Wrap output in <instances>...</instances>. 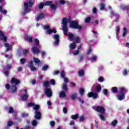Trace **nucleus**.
I'll return each mask as SVG.
<instances>
[{
  "label": "nucleus",
  "mask_w": 129,
  "mask_h": 129,
  "mask_svg": "<svg viewBox=\"0 0 129 129\" xmlns=\"http://www.w3.org/2000/svg\"><path fill=\"white\" fill-rule=\"evenodd\" d=\"M63 25L62 26V31L64 35H67L68 33V28H67V23H70V27L72 29H78V30H81L82 26L78 25L77 21L70 22V20H68L66 18H63L62 21Z\"/></svg>",
  "instance_id": "f257e3e1"
},
{
  "label": "nucleus",
  "mask_w": 129,
  "mask_h": 129,
  "mask_svg": "<svg viewBox=\"0 0 129 129\" xmlns=\"http://www.w3.org/2000/svg\"><path fill=\"white\" fill-rule=\"evenodd\" d=\"M28 106L34 107L33 109L36 110L35 112V118L37 119H40V118H41V113L38 110V109L40 108V106L38 105H35V103L31 102L28 104Z\"/></svg>",
  "instance_id": "f03ea898"
},
{
  "label": "nucleus",
  "mask_w": 129,
  "mask_h": 129,
  "mask_svg": "<svg viewBox=\"0 0 129 129\" xmlns=\"http://www.w3.org/2000/svg\"><path fill=\"white\" fill-rule=\"evenodd\" d=\"M126 90L125 88L122 87L120 88L119 94L117 96V98L118 100H123L125 98V93H126Z\"/></svg>",
  "instance_id": "7ed1b4c3"
},
{
  "label": "nucleus",
  "mask_w": 129,
  "mask_h": 129,
  "mask_svg": "<svg viewBox=\"0 0 129 129\" xmlns=\"http://www.w3.org/2000/svg\"><path fill=\"white\" fill-rule=\"evenodd\" d=\"M33 5H34V3L32 2V0H29L28 2L25 3L24 4V11L26 12V13H30V12H31L30 8H32V7H33Z\"/></svg>",
  "instance_id": "20e7f679"
},
{
  "label": "nucleus",
  "mask_w": 129,
  "mask_h": 129,
  "mask_svg": "<svg viewBox=\"0 0 129 129\" xmlns=\"http://www.w3.org/2000/svg\"><path fill=\"white\" fill-rule=\"evenodd\" d=\"M34 41L35 42L36 46L32 47V51L34 54H38V53H40V49L38 48V46H39L40 42L38 39H35Z\"/></svg>",
  "instance_id": "39448f33"
},
{
  "label": "nucleus",
  "mask_w": 129,
  "mask_h": 129,
  "mask_svg": "<svg viewBox=\"0 0 129 129\" xmlns=\"http://www.w3.org/2000/svg\"><path fill=\"white\" fill-rule=\"evenodd\" d=\"M92 108L96 110V111H97L98 112L101 113V114H103V113L105 112V109H104V108L102 106H94L92 107Z\"/></svg>",
  "instance_id": "423d86ee"
},
{
  "label": "nucleus",
  "mask_w": 129,
  "mask_h": 129,
  "mask_svg": "<svg viewBox=\"0 0 129 129\" xmlns=\"http://www.w3.org/2000/svg\"><path fill=\"white\" fill-rule=\"evenodd\" d=\"M44 30L45 31H46L47 34H48L49 35H50V34H56L57 33V31H56V29H50V26L46 25L43 28Z\"/></svg>",
  "instance_id": "0eeeda50"
},
{
  "label": "nucleus",
  "mask_w": 129,
  "mask_h": 129,
  "mask_svg": "<svg viewBox=\"0 0 129 129\" xmlns=\"http://www.w3.org/2000/svg\"><path fill=\"white\" fill-rule=\"evenodd\" d=\"M44 93L47 97H51L52 96V90L49 88H46L44 89Z\"/></svg>",
  "instance_id": "6e6552de"
},
{
  "label": "nucleus",
  "mask_w": 129,
  "mask_h": 129,
  "mask_svg": "<svg viewBox=\"0 0 129 129\" xmlns=\"http://www.w3.org/2000/svg\"><path fill=\"white\" fill-rule=\"evenodd\" d=\"M53 38L55 40L53 42L54 46H58V44H59V35L55 34L53 36Z\"/></svg>",
  "instance_id": "1a4fd4ad"
},
{
  "label": "nucleus",
  "mask_w": 129,
  "mask_h": 129,
  "mask_svg": "<svg viewBox=\"0 0 129 129\" xmlns=\"http://www.w3.org/2000/svg\"><path fill=\"white\" fill-rule=\"evenodd\" d=\"M33 64V61L31 60L29 62V68L31 71H36V70H37V68L35 67Z\"/></svg>",
  "instance_id": "9d476101"
},
{
  "label": "nucleus",
  "mask_w": 129,
  "mask_h": 129,
  "mask_svg": "<svg viewBox=\"0 0 129 129\" xmlns=\"http://www.w3.org/2000/svg\"><path fill=\"white\" fill-rule=\"evenodd\" d=\"M88 97H92L94 99L97 98V94L94 93L93 92L88 93Z\"/></svg>",
  "instance_id": "9b49d317"
},
{
  "label": "nucleus",
  "mask_w": 129,
  "mask_h": 129,
  "mask_svg": "<svg viewBox=\"0 0 129 129\" xmlns=\"http://www.w3.org/2000/svg\"><path fill=\"white\" fill-rule=\"evenodd\" d=\"M76 35L73 34V33H69L68 35V39L70 41H73L74 40V38H75Z\"/></svg>",
  "instance_id": "f8f14e48"
},
{
  "label": "nucleus",
  "mask_w": 129,
  "mask_h": 129,
  "mask_svg": "<svg viewBox=\"0 0 129 129\" xmlns=\"http://www.w3.org/2000/svg\"><path fill=\"white\" fill-rule=\"evenodd\" d=\"M11 83L12 84H15V85H17V84H19L20 81L15 78H12L11 81Z\"/></svg>",
  "instance_id": "ddd939ff"
},
{
  "label": "nucleus",
  "mask_w": 129,
  "mask_h": 129,
  "mask_svg": "<svg viewBox=\"0 0 129 129\" xmlns=\"http://www.w3.org/2000/svg\"><path fill=\"white\" fill-rule=\"evenodd\" d=\"M59 96L60 98H64L67 96L66 93L63 91H61L59 93Z\"/></svg>",
  "instance_id": "4468645a"
},
{
  "label": "nucleus",
  "mask_w": 129,
  "mask_h": 129,
  "mask_svg": "<svg viewBox=\"0 0 129 129\" xmlns=\"http://www.w3.org/2000/svg\"><path fill=\"white\" fill-rule=\"evenodd\" d=\"M0 40H3L4 42H7V37L4 35L3 32L0 31Z\"/></svg>",
  "instance_id": "2eb2a0df"
},
{
  "label": "nucleus",
  "mask_w": 129,
  "mask_h": 129,
  "mask_svg": "<svg viewBox=\"0 0 129 129\" xmlns=\"http://www.w3.org/2000/svg\"><path fill=\"white\" fill-rule=\"evenodd\" d=\"M95 90L96 92H100V90H101V86L100 85V84H96Z\"/></svg>",
  "instance_id": "dca6fc26"
},
{
  "label": "nucleus",
  "mask_w": 129,
  "mask_h": 129,
  "mask_svg": "<svg viewBox=\"0 0 129 129\" xmlns=\"http://www.w3.org/2000/svg\"><path fill=\"white\" fill-rule=\"evenodd\" d=\"M5 47L6 48V52H8V51H10L11 49H12V46L9 44L8 43H5L4 44Z\"/></svg>",
  "instance_id": "f3484780"
},
{
  "label": "nucleus",
  "mask_w": 129,
  "mask_h": 129,
  "mask_svg": "<svg viewBox=\"0 0 129 129\" xmlns=\"http://www.w3.org/2000/svg\"><path fill=\"white\" fill-rule=\"evenodd\" d=\"M127 33V29L126 28L124 27L123 29V34H122V37L123 38H124L125 37V35H126Z\"/></svg>",
  "instance_id": "a211bd4d"
},
{
  "label": "nucleus",
  "mask_w": 129,
  "mask_h": 129,
  "mask_svg": "<svg viewBox=\"0 0 129 129\" xmlns=\"http://www.w3.org/2000/svg\"><path fill=\"white\" fill-rule=\"evenodd\" d=\"M59 3L60 5H65V4H67V5H69V1H66L65 0H60Z\"/></svg>",
  "instance_id": "6ab92c4d"
},
{
  "label": "nucleus",
  "mask_w": 129,
  "mask_h": 129,
  "mask_svg": "<svg viewBox=\"0 0 129 129\" xmlns=\"http://www.w3.org/2000/svg\"><path fill=\"white\" fill-rule=\"evenodd\" d=\"M43 86L46 87V88H48L49 86H50V83H49V81H45L43 82Z\"/></svg>",
  "instance_id": "aec40b11"
},
{
  "label": "nucleus",
  "mask_w": 129,
  "mask_h": 129,
  "mask_svg": "<svg viewBox=\"0 0 129 129\" xmlns=\"http://www.w3.org/2000/svg\"><path fill=\"white\" fill-rule=\"evenodd\" d=\"M79 76H84V70H81L78 72Z\"/></svg>",
  "instance_id": "412c9836"
},
{
  "label": "nucleus",
  "mask_w": 129,
  "mask_h": 129,
  "mask_svg": "<svg viewBox=\"0 0 129 129\" xmlns=\"http://www.w3.org/2000/svg\"><path fill=\"white\" fill-rule=\"evenodd\" d=\"M61 89L64 91L67 90V84L66 83H64L62 84V85L61 86Z\"/></svg>",
  "instance_id": "4be33fe9"
},
{
  "label": "nucleus",
  "mask_w": 129,
  "mask_h": 129,
  "mask_svg": "<svg viewBox=\"0 0 129 129\" xmlns=\"http://www.w3.org/2000/svg\"><path fill=\"white\" fill-rule=\"evenodd\" d=\"M76 47V44H75V43H73L71 44V45L70 46V50L75 49Z\"/></svg>",
  "instance_id": "5701e85b"
},
{
  "label": "nucleus",
  "mask_w": 129,
  "mask_h": 129,
  "mask_svg": "<svg viewBox=\"0 0 129 129\" xmlns=\"http://www.w3.org/2000/svg\"><path fill=\"white\" fill-rule=\"evenodd\" d=\"M28 97H29V95H28V94H24L23 95L22 99L23 100H27Z\"/></svg>",
  "instance_id": "b1692460"
},
{
  "label": "nucleus",
  "mask_w": 129,
  "mask_h": 129,
  "mask_svg": "<svg viewBox=\"0 0 129 129\" xmlns=\"http://www.w3.org/2000/svg\"><path fill=\"white\" fill-rule=\"evenodd\" d=\"M77 97V93H75L71 96V98L73 100H75Z\"/></svg>",
  "instance_id": "393cba45"
},
{
  "label": "nucleus",
  "mask_w": 129,
  "mask_h": 129,
  "mask_svg": "<svg viewBox=\"0 0 129 129\" xmlns=\"http://www.w3.org/2000/svg\"><path fill=\"white\" fill-rule=\"evenodd\" d=\"M120 31V28L119 27H117L116 29V35L117 36V39L118 40V34H119V32Z\"/></svg>",
  "instance_id": "a878e982"
},
{
  "label": "nucleus",
  "mask_w": 129,
  "mask_h": 129,
  "mask_svg": "<svg viewBox=\"0 0 129 129\" xmlns=\"http://www.w3.org/2000/svg\"><path fill=\"white\" fill-rule=\"evenodd\" d=\"M79 117V115L78 114H76L75 115H72L71 118H72V119H76L78 118Z\"/></svg>",
  "instance_id": "bb28decb"
},
{
  "label": "nucleus",
  "mask_w": 129,
  "mask_h": 129,
  "mask_svg": "<svg viewBox=\"0 0 129 129\" xmlns=\"http://www.w3.org/2000/svg\"><path fill=\"white\" fill-rule=\"evenodd\" d=\"M43 18H44V15L40 14L36 18V21H38L39 20H41V19H43Z\"/></svg>",
  "instance_id": "cd10ccee"
},
{
  "label": "nucleus",
  "mask_w": 129,
  "mask_h": 129,
  "mask_svg": "<svg viewBox=\"0 0 129 129\" xmlns=\"http://www.w3.org/2000/svg\"><path fill=\"white\" fill-rule=\"evenodd\" d=\"M111 90L112 91V92H113V93H115L116 92H117V88L116 87H112L111 89Z\"/></svg>",
  "instance_id": "c85d7f7f"
},
{
  "label": "nucleus",
  "mask_w": 129,
  "mask_h": 129,
  "mask_svg": "<svg viewBox=\"0 0 129 129\" xmlns=\"http://www.w3.org/2000/svg\"><path fill=\"white\" fill-rule=\"evenodd\" d=\"M11 92H15V91H17V87L16 86H13L11 87Z\"/></svg>",
  "instance_id": "c756f323"
},
{
  "label": "nucleus",
  "mask_w": 129,
  "mask_h": 129,
  "mask_svg": "<svg viewBox=\"0 0 129 129\" xmlns=\"http://www.w3.org/2000/svg\"><path fill=\"white\" fill-rule=\"evenodd\" d=\"M121 9L123 11H127V7L121 5L120 6Z\"/></svg>",
  "instance_id": "7c9ffc66"
},
{
  "label": "nucleus",
  "mask_w": 129,
  "mask_h": 129,
  "mask_svg": "<svg viewBox=\"0 0 129 129\" xmlns=\"http://www.w3.org/2000/svg\"><path fill=\"white\" fill-rule=\"evenodd\" d=\"M100 10L101 11H103L104 10V8H105V5L104 4L101 3L100 4Z\"/></svg>",
  "instance_id": "2f4dec72"
},
{
  "label": "nucleus",
  "mask_w": 129,
  "mask_h": 129,
  "mask_svg": "<svg viewBox=\"0 0 129 129\" xmlns=\"http://www.w3.org/2000/svg\"><path fill=\"white\" fill-rule=\"evenodd\" d=\"M116 124H117V120H113L111 122V125H112V126H115V125H116Z\"/></svg>",
  "instance_id": "473e14b6"
},
{
  "label": "nucleus",
  "mask_w": 129,
  "mask_h": 129,
  "mask_svg": "<svg viewBox=\"0 0 129 129\" xmlns=\"http://www.w3.org/2000/svg\"><path fill=\"white\" fill-rule=\"evenodd\" d=\"M65 72L64 71H62L60 73V77L61 78H65Z\"/></svg>",
  "instance_id": "72a5a7b5"
},
{
  "label": "nucleus",
  "mask_w": 129,
  "mask_h": 129,
  "mask_svg": "<svg viewBox=\"0 0 129 129\" xmlns=\"http://www.w3.org/2000/svg\"><path fill=\"white\" fill-rule=\"evenodd\" d=\"M33 61L34 63H38L40 62V59L38 58L34 57L33 58Z\"/></svg>",
  "instance_id": "f704fd0d"
},
{
  "label": "nucleus",
  "mask_w": 129,
  "mask_h": 129,
  "mask_svg": "<svg viewBox=\"0 0 129 129\" xmlns=\"http://www.w3.org/2000/svg\"><path fill=\"white\" fill-rule=\"evenodd\" d=\"M50 8H51L52 10H53V11H55L57 9V6H56V5L54 4H51L50 5Z\"/></svg>",
  "instance_id": "c9c22d12"
},
{
  "label": "nucleus",
  "mask_w": 129,
  "mask_h": 129,
  "mask_svg": "<svg viewBox=\"0 0 129 129\" xmlns=\"http://www.w3.org/2000/svg\"><path fill=\"white\" fill-rule=\"evenodd\" d=\"M79 93L81 95H83V94H84V89L83 88L80 89Z\"/></svg>",
  "instance_id": "e433bc0d"
},
{
  "label": "nucleus",
  "mask_w": 129,
  "mask_h": 129,
  "mask_svg": "<svg viewBox=\"0 0 129 129\" xmlns=\"http://www.w3.org/2000/svg\"><path fill=\"white\" fill-rule=\"evenodd\" d=\"M0 12L3 14H7V10H3V6H0Z\"/></svg>",
  "instance_id": "4c0bfd02"
},
{
  "label": "nucleus",
  "mask_w": 129,
  "mask_h": 129,
  "mask_svg": "<svg viewBox=\"0 0 129 129\" xmlns=\"http://www.w3.org/2000/svg\"><path fill=\"white\" fill-rule=\"evenodd\" d=\"M51 5H52V2L51 1H47L44 4V6H50V7Z\"/></svg>",
  "instance_id": "58836bf2"
},
{
  "label": "nucleus",
  "mask_w": 129,
  "mask_h": 129,
  "mask_svg": "<svg viewBox=\"0 0 129 129\" xmlns=\"http://www.w3.org/2000/svg\"><path fill=\"white\" fill-rule=\"evenodd\" d=\"M103 93L104 94V95H107V94H108V91L107 90V89H105L103 90Z\"/></svg>",
  "instance_id": "ea45409f"
},
{
  "label": "nucleus",
  "mask_w": 129,
  "mask_h": 129,
  "mask_svg": "<svg viewBox=\"0 0 129 129\" xmlns=\"http://www.w3.org/2000/svg\"><path fill=\"white\" fill-rule=\"evenodd\" d=\"M80 40H81V38H80V37L77 36L76 38L75 41L77 43H80Z\"/></svg>",
  "instance_id": "a19ab883"
},
{
  "label": "nucleus",
  "mask_w": 129,
  "mask_h": 129,
  "mask_svg": "<svg viewBox=\"0 0 129 129\" xmlns=\"http://www.w3.org/2000/svg\"><path fill=\"white\" fill-rule=\"evenodd\" d=\"M78 54H79V50H76V51H75L73 52V55H74V56H75L76 55H78Z\"/></svg>",
  "instance_id": "79ce46f5"
},
{
  "label": "nucleus",
  "mask_w": 129,
  "mask_h": 129,
  "mask_svg": "<svg viewBox=\"0 0 129 129\" xmlns=\"http://www.w3.org/2000/svg\"><path fill=\"white\" fill-rule=\"evenodd\" d=\"M38 123V121L36 120H33L32 122V125H37V124Z\"/></svg>",
  "instance_id": "37998d69"
},
{
  "label": "nucleus",
  "mask_w": 129,
  "mask_h": 129,
  "mask_svg": "<svg viewBox=\"0 0 129 129\" xmlns=\"http://www.w3.org/2000/svg\"><path fill=\"white\" fill-rule=\"evenodd\" d=\"M20 62L21 64H25V62H26V59L24 58H22L20 59Z\"/></svg>",
  "instance_id": "c03bdc74"
},
{
  "label": "nucleus",
  "mask_w": 129,
  "mask_h": 129,
  "mask_svg": "<svg viewBox=\"0 0 129 129\" xmlns=\"http://www.w3.org/2000/svg\"><path fill=\"white\" fill-rule=\"evenodd\" d=\"M44 6H45V4L40 3L38 6V8H39V9H42L43 8V7H44Z\"/></svg>",
  "instance_id": "a18cd8bd"
},
{
  "label": "nucleus",
  "mask_w": 129,
  "mask_h": 129,
  "mask_svg": "<svg viewBox=\"0 0 129 129\" xmlns=\"http://www.w3.org/2000/svg\"><path fill=\"white\" fill-rule=\"evenodd\" d=\"M32 40H33V38L31 36L27 37V41H28V42H32Z\"/></svg>",
  "instance_id": "49530a36"
},
{
  "label": "nucleus",
  "mask_w": 129,
  "mask_h": 129,
  "mask_svg": "<svg viewBox=\"0 0 129 129\" xmlns=\"http://www.w3.org/2000/svg\"><path fill=\"white\" fill-rule=\"evenodd\" d=\"M99 117L101 120H105V118L104 117V116L103 115L100 114L99 115Z\"/></svg>",
  "instance_id": "de8ad7c7"
},
{
  "label": "nucleus",
  "mask_w": 129,
  "mask_h": 129,
  "mask_svg": "<svg viewBox=\"0 0 129 129\" xmlns=\"http://www.w3.org/2000/svg\"><path fill=\"white\" fill-rule=\"evenodd\" d=\"M12 125H13V122L12 121H9L8 122L7 126H12Z\"/></svg>",
  "instance_id": "09e8293b"
},
{
  "label": "nucleus",
  "mask_w": 129,
  "mask_h": 129,
  "mask_svg": "<svg viewBox=\"0 0 129 129\" xmlns=\"http://www.w3.org/2000/svg\"><path fill=\"white\" fill-rule=\"evenodd\" d=\"M85 119V117H84V116H81L80 117V121H84Z\"/></svg>",
  "instance_id": "8fccbe9b"
},
{
  "label": "nucleus",
  "mask_w": 129,
  "mask_h": 129,
  "mask_svg": "<svg viewBox=\"0 0 129 129\" xmlns=\"http://www.w3.org/2000/svg\"><path fill=\"white\" fill-rule=\"evenodd\" d=\"M48 68V65H45L43 68H42V70L43 71H46V70H47V69Z\"/></svg>",
  "instance_id": "3c124183"
},
{
  "label": "nucleus",
  "mask_w": 129,
  "mask_h": 129,
  "mask_svg": "<svg viewBox=\"0 0 129 129\" xmlns=\"http://www.w3.org/2000/svg\"><path fill=\"white\" fill-rule=\"evenodd\" d=\"M78 100H79V101H80V102H81V103H84V101L82 100L81 98L78 97Z\"/></svg>",
  "instance_id": "603ef678"
},
{
  "label": "nucleus",
  "mask_w": 129,
  "mask_h": 129,
  "mask_svg": "<svg viewBox=\"0 0 129 129\" xmlns=\"http://www.w3.org/2000/svg\"><path fill=\"white\" fill-rule=\"evenodd\" d=\"M90 20H91L90 17H87L85 19L86 23H89L90 22Z\"/></svg>",
  "instance_id": "864d4df0"
},
{
  "label": "nucleus",
  "mask_w": 129,
  "mask_h": 129,
  "mask_svg": "<svg viewBox=\"0 0 129 129\" xmlns=\"http://www.w3.org/2000/svg\"><path fill=\"white\" fill-rule=\"evenodd\" d=\"M13 112H14V109L13 107H11L9 108V113H13Z\"/></svg>",
  "instance_id": "5fc2aeb1"
},
{
  "label": "nucleus",
  "mask_w": 129,
  "mask_h": 129,
  "mask_svg": "<svg viewBox=\"0 0 129 129\" xmlns=\"http://www.w3.org/2000/svg\"><path fill=\"white\" fill-rule=\"evenodd\" d=\"M50 84H52V85H55V80L53 79H52L50 81Z\"/></svg>",
  "instance_id": "6e6d98bb"
},
{
  "label": "nucleus",
  "mask_w": 129,
  "mask_h": 129,
  "mask_svg": "<svg viewBox=\"0 0 129 129\" xmlns=\"http://www.w3.org/2000/svg\"><path fill=\"white\" fill-rule=\"evenodd\" d=\"M63 113H67V108L66 107H63Z\"/></svg>",
  "instance_id": "4d7b16f0"
},
{
  "label": "nucleus",
  "mask_w": 129,
  "mask_h": 129,
  "mask_svg": "<svg viewBox=\"0 0 129 129\" xmlns=\"http://www.w3.org/2000/svg\"><path fill=\"white\" fill-rule=\"evenodd\" d=\"M96 59H97V57L95 55L93 56L91 58V60H92L93 61H95L96 60Z\"/></svg>",
  "instance_id": "13d9d810"
},
{
  "label": "nucleus",
  "mask_w": 129,
  "mask_h": 129,
  "mask_svg": "<svg viewBox=\"0 0 129 129\" xmlns=\"http://www.w3.org/2000/svg\"><path fill=\"white\" fill-rule=\"evenodd\" d=\"M97 12V9H96V8H93V14H96Z\"/></svg>",
  "instance_id": "bf43d9fd"
},
{
  "label": "nucleus",
  "mask_w": 129,
  "mask_h": 129,
  "mask_svg": "<svg viewBox=\"0 0 129 129\" xmlns=\"http://www.w3.org/2000/svg\"><path fill=\"white\" fill-rule=\"evenodd\" d=\"M122 73L123 75H126V74H127V71H126V70H124L122 72Z\"/></svg>",
  "instance_id": "052dcab7"
},
{
  "label": "nucleus",
  "mask_w": 129,
  "mask_h": 129,
  "mask_svg": "<svg viewBox=\"0 0 129 129\" xmlns=\"http://www.w3.org/2000/svg\"><path fill=\"white\" fill-rule=\"evenodd\" d=\"M6 69H11V68H12V66L10 65V64H8L6 67Z\"/></svg>",
  "instance_id": "680f3d73"
},
{
  "label": "nucleus",
  "mask_w": 129,
  "mask_h": 129,
  "mask_svg": "<svg viewBox=\"0 0 129 129\" xmlns=\"http://www.w3.org/2000/svg\"><path fill=\"white\" fill-rule=\"evenodd\" d=\"M99 82H103V78H99L98 79Z\"/></svg>",
  "instance_id": "e2e57ef3"
},
{
  "label": "nucleus",
  "mask_w": 129,
  "mask_h": 129,
  "mask_svg": "<svg viewBox=\"0 0 129 129\" xmlns=\"http://www.w3.org/2000/svg\"><path fill=\"white\" fill-rule=\"evenodd\" d=\"M41 56H42L43 57H44V56H45L46 55V52L43 51H41Z\"/></svg>",
  "instance_id": "0e129e2a"
},
{
  "label": "nucleus",
  "mask_w": 129,
  "mask_h": 129,
  "mask_svg": "<svg viewBox=\"0 0 129 129\" xmlns=\"http://www.w3.org/2000/svg\"><path fill=\"white\" fill-rule=\"evenodd\" d=\"M92 52V50H91V48H89L87 51V54L88 55H89V54H90V53H91Z\"/></svg>",
  "instance_id": "69168bd1"
},
{
  "label": "nucleus",
  "mask_w": 129,
  "mask_h": 129,
  "mask_svg": "<svg viewBox=\"0 0 129 129\" xmlns=\"http://www.w3.org/2000/svg\"><path fill=\"white\" fill-rule=\"evenodd\" d=\"M110 13H111V15L112 16H116V14L114 12H113V11H111Z\"/></svg>",
  "instance_id": "338daca9"
},
{
  "label": "nucleus",
  "mask_w": 129,
  "mask_h": 129,
  "mask_svg": "<svg viewBox=\"0 0 129 129\" xmlns=\"http://www.w3.org/2000/svg\"><path fill=\"white\" fill-rule=\"evenodd\" d=\"M28 50L27 49H24L23 50V54H28Z\"/></svg>",
  "instance_id": "774afa93"
}]
</instances>
